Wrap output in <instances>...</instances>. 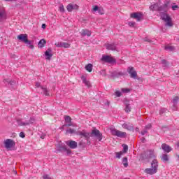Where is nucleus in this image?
I'll list each match as a JSON object with an SVG mask.
<instances>
[{
    "label": "nucleus",
    "mask_w": 179,
    "mask_h": 179,
    "mask_svg": "<svg viewBox=\"0 0 179 179\" xmlns=\"http://www.w3.org/2000/svg\"><path fill=\"white\" fill-rule=\"evenodd\" d=\"M156 157V155H155V151L153 150H148L145 152H143L141 156L140 159L143 162H149L150 159H155Z\"/></svg>",
    "instance_id": "f257e3e1"
},
{
    "label": "nucleus",
    "mask_w": 179,
    "mask_h": 179,
    "mask_svg": "<svg viewBox=\"0 0 179 179\" xmlns=\"http://www.w3.org/2000/svg\"><path fill=\"white\" fill-rule=\"evenodd\" d=\"M159 168V162L157 159H154L151 162V168H147L145 169V173L146 174H150V176H153V174H156L157 173V169Z\"/></svg>",
    "instance_id": "f03ea898"
},
{
    "label": "nucleus",
    "mask_w": 179,
    "mask_h": 179,
    "mask_svg": "<svg viewBox=\"0 0 179 179\" xmlns=\"http://www.w3.org/2000/svg\"><path fill=\"white\" fill-rule=\"evenodd\" d=\"M159 15L161 19L164 20V22H166L165 26H169V27L173 26V22H171V17H170V15H169L167 13L161 12Z\"/></svg>",
    "instance_id": "7ed1b4c3"
},
{
    "label": "nucleus",
    "mask_w": 179,
    "mask_h": 179,
    "mask_svg": "<svg viewBox=\"0 0 179 179\" xmlns=\"http://www.w3.org/2000/svg\"><path fill=\"white\" fill-rule=\"evenodd\" d=\"M90 135L91 138H96L99 142H101L103 139V134H101L99 129H96V127L93 128L92 131L90 133Z\"/></svg>",
    "instance_id": "20e7f679"
},
{
    "label": "nucleus",
    "mask_w": 179,
    "mask_h": 179,
    "mask_svg": "<svg viewBox=\"0 0 179 179\" xmlns=\"http://www.w3.org/2000/svg\"><path fill=\"white\" fill-rule=\"evenodd\" d=\"M35 122L36 119L34 117H30L29 121L26 122L22 121V119H17V124L19 127H27L28 125H30V124H34Z\"/></svg>",
    "instance_id": "39448f33"
},
{
    "label": "nucleus",
    "mask_w": 179,
    "mask_h": 179,
    "mask_svg": "<svg viewBox=\"0 0 179 179\" xmlns=\"http://www.w3.org/2000/svg\"><path fill=\"white\" fill-rule=\"evenodd\" d=\"M111 135L113 136H117V138H127V133L117 130L115 129H112L110 130Z\"/></svg>",
    "instance_id": "423d86ee"
},
{
    "label": "nucleus",
    "mask_w": 179,
    "mask_h": 179,
    "mask_svg": "<svg viewBox=\"0 0 179 179\" xmlns=\"http://www.w3.org/2000/svg\"><path fill=\"white\" fill-rule=\"evenodd\" d=\"M4 145H5L6 149H10V148H13L16 146V143L15 142V141L12 139H6L4 141Z\"/></svg>",
    "instance_id": "0eeeda50"
},
{
    "label": "nucleus",
    "mask_w": 179,
    "mask_h": 179,
    "mask_svg": "<svg viewBox=\"0 0 179 179\" xmlns=\"http://www.w3.org/2000/svg\"><path fill=\"white\" fill-rule=\"evenodd\" d=\"M101 61H103V62H107L108 64H115V59L108 55L102 56Z\"/></svg>",
    "instance_id": "6e6552de"
},
{
    "label": "nucleus",
    "mask_w": 179,
    "mask_h": 179,
    "mask_svg": "<svg viewBox=\"0 0 179 179\" xmlns=\"http://www.w3.org/2000/svg\"><path fill=\"white\" fill-rule=\"evenodd\" d=\"M170 1H166L164 5L160 6L158 8V12H164L166 13L170 8Z\"/></svg>",
    "instance_id": "1a4fd4ad"
},
{
    "label": "nucleus",
    "mask_w": 179,
    "mask_h": 179,
    "mask_svg": "<svg viewBox=\"0 0 179 179\" xmlns=\"http://www.w3.org/2000/svg\"><path fill=\"white\" fill-rule=\"evenodd\" d=\"M78 135H80L81 138L82 136H83V138H85V139L87 140V143H90V133H87L85 131H83L78 132Z\"/></svg>",
    "instance_id": "9d476101"
},
{
    "label": "nucleus",
    "mask_w": 179,
    "mask_h": 179,
    "mask_svg": "<svg viewBox=\"0 0 179 179\" xmlns=\"http://www.w3.org/2000/svg\"><path fill=\"white\" fill-rule=\"evenodd\" d=\"M131 17L133 19H136L137 22H141L142 17H143V14L142 13H133L131 14Z\"/></svg>",
    "instance_id": "9b49d317"
},
{
    "label": "nucleus",
    "mask_w": 179,
    "mask_h": 179,
    "mask_svg": "<svg viewBox=\"0 0 179 179\" xmlns=\"http://www.w3.org/2000/svg\"><path fill=\"white\" fill-rule=\"evenodd\" d=\"M66 144L70 149H76L78 148V143L72 140L66 141Z\"/></svg>",
    "instance_id": "f8f14e48"
},
{
    "label": "nucleus",
    "mask_w": 179,
    "mask_h": 179,
    "mask_svg": "<svg viewBox=\"0 0 179 179\" xmlns=\"http://www.w3.org/2000/svg\"><path fill=\"white\" fill-rule=\"evenodd\" d=\"M68 12H72L73 10H78L79 9V6L77 4L70 3L66 6Z\"/></svg>",
    "instance_id": "ddd939ff"
},
{
    "label": "nucleus",
    "mask_w": 179,
    "mask_h": 179,
    "mask_svg": "<svg viewBox=\"0 0 179 179\" xmlns=\"http://www.w3.org/2000/svg\"><path fill=\"white\" fill-rule=\"evenodd\" d=\"M57 152H66L68 156L72 153V150H71V149H68L66 145L59 146Z\"/></svg>",
    "instance_id": "4468645a"
},
{
    "label": "nucleus",
    "mask_w": 179,
    "mask_h": 179,
    "mask_svg": "<svg viewBox=\"0 0 179 179\" xmlns=\"http://www.w3.org/2000/svg\"><path fill=\"white\" fill-rule=\"evenodd\" d=\"M36 87H41V89H42V90L43 92V94L45 96H50V92L48 91V89H47V87H44L41 86L40 83H36Z\"/></svg>",
    "instance_id": "2eb2a0df"
},
{
    "label": "nucleus",
    "mask_w": 179,
    "mask_h": 179,
    "mask_svg": "<svg viewBox=\"0 0 179 179\" xmlns=\"http://www.w3.org/2000/svg\"><path fill=\"white\" fill-rule=\"evenodd\" d=\"M162 149L165 152V153H170L171 150H173V148L171 147L166 143H163L162 145Z\"/></svg>",
    "instance_id": "dca6fc26"
},
{
    "label": "nucleus",
    "mask_w": 179,
    "mask_h": 179,
    "mask_svg": "<svg viewBox=\"0 0 179 179\" xmlns=\"http://www.w3.org/2000/svg\"><path fill=\"white\" fill-rule=\"evenodd\" d=\"M92 10L93 12H98L99 15H104V9L101 7H99L98 6H93Z\"/></svg>",
    "instance_id": "f3484780"
},
{
    "label": "nucleus",
    "mask_w": 179,
    "mask_h": 179,
    "mask_svg": "<svg viewBox=\"0 0 179 179\" xmlns=\"http://www.w3.org/2000/svg\"><path fill=\"white\" fill-rule=\"evenodd\" d=\"M17 38L18 40H20V41H22V43H26V41H27L29 39L28 36L26 34H21L18 35Z\"/></svg>",
    "instance_id": "a211bd4d"
},
{
    "label": "nucleus",
    "mask_w": 179,
    "mask_h": 179,
    "mask_svg": "<svg viewBox=\"0 0 179 179\" xmlns=\"http://www.w3.org/2000/svg\"><path fill=\"white\" fill-rule=\"evenodd\" d=\"M127 72L129 73L130 77L133 79H135L136 78V71L134 70V67H129L127 69Z\"/></svg>",
    "instance_id": "6ab92c4d"
},
{
    "label": "nucleus",
    "mask_w": 179,
    "mask_h": 179,
    "mask_svg": "<svg viewBox=\"0 0 179 179\" xmlns=\"http://www.w3.org/2000/svg\"><path fill=\"white\" fill-rule=\"evenodd\" d=\"M64 121L66 122L68 124H64L62 128L64 127H71L72 125V118L70 117V116L65 115L64 116Z\"/></svg>",
    "instance_id": "aec40b11"
},
{
    "label": "nucleus",
    "mask_w": 179,
    "mask_h": 179,
    "mask_svg": "<svg viewBox=\"0 0 179 179\" xmlns=\"http://www.w3.org/2000/svg\"><path fill=\"white\" fill-rule=\"evenodd\" d=\"M6 11L5 9L0 8V22H3V20H6Z\"/></svg>",
    "instance_id": "412c9836"
},
{
    "label": "nucleus",
    "mask_w": 179,
    "mask_h": 179,
    "mask_svg": "<svg viewBox=\"0 0 179 179\" xmlns=\"http://www.w3.org/2000/svg\"><path fill=\"white\" fill-rule=\"evenodd\" d=\"M52 50L51 49V48H48V50L45 52V55L46 57V59H51V58L52 57Z\"/></svg>",
    "instance_id": "4be33fe9"
},
{
    "label": "nucleus",
    "mask_w": 179,
    "mask_h": 179,
    "mask_svg": "<svg viewBox=\"0 0 179 179\" xmlns=\"http://www.w3.org/2000/svg\"><path fill=\"white\" fill-rule=\"evenodd\" d=\"M122 128L127 129L128 131H134V125L131 123H124Z\"/></svg>",
    "instance_id": "5701e85b"
},
{
    "label": "nucleus",
    "mask_w": 179,
    "mask_h": 179,
    "mask_svg": "<svg viewBox=\"0 0 179 179\" xmlns=\"http://www.w3.org/2000/svg\"><path fill=\"white\" fill-rule=\"evenodd\" d=\"M110 76L112 78H120V76H124V73L121 71H113L111 73Z\"/></svg>",
    "instance_id": "b1692460"
},
{
    "label": "nucleus",
    "mask_w": 179,
    "mask_h": 179,
    "mask_svg": "<svg viewBox=\"0 0 179 179\" xmlns=\"http://www.w3.org/2000/svg\"><path fill=\"white\" fill-rule=\"evenodd\" d=\"M34 43V41H30L28 39L24 43L26 44V45H27V47H28V48H30L31 50H34V45H33Z\"/></svg>",
    "instance_id": "393cba45"
},
{
    "label": "nucleus",
    "mask_w": 179,
    "mask_h": 179,
    "mask_svg": "<svg viewBox=\"0 0 179 179\" xmlns=\"http://www.w3.org/2000/svg\"><path fill=\"white\" fill-rule=\"evenodd\" d=\"M105 46L106 47V50H111V51H115V50H117V46L114 43H107Z\"/></svg>",
    "instance_id": "a878e982"
},
{
    "label": "nucleus",
    "mask_w": 179,
    "mask_h": 179,
    "mask_svg": "<svg viewBox=\"0 0 179 179\" xmlns=\"http://www.w3.org/2000/svg\"><path fill=\"white\" fill-rule=\"evenodd\" d=\"M80 34L83 37H85V36H87L88 37H90V36H92V32L88 29H83L80 31Z\"/></svg>",
    "instance_id": "bb28decb"
},
{
    "label": "nucleus",
    "mask_w": 179,
    "mask_h": 179,
    "mask_svg": "<svg viewBox=\"0 0 179 179\" xmlns=\"http://www.w3.org/2000/svg\"><path fill=\"white\" fill-rule=\"evenodd\" d=\"M45 44H47V41H45V39L43 38L39 41L38 43V48H43L44 45H45Z\"/></svg>",
    "instance_id": "cd10ccee"
},
{
    "label": "nucleus",
    "mask_w": 179,
    "mask_h": 179,
    "mask_svg": "<svg viewBox=\"0 0 179 179\" xmlns=\"http://www.w3.org/2000/svg\"><path fill=\"white\" fill-rule=\"evenodd\" d=\"M3 83H8V85L10 86H12V87H13V86H15L16 85V81H15V80H10L9 79H4L3 80Z\"/></svg>",
    "instance_id": "c85d7f7f"
},
{
    "label": "nucleus",
    "mask_w": 179,
    "mask_h": 179,
    "mask_svg": "<svg viewBox=\"0 0 179 179\" xmlns=\"http://www.w3.org/2000/svg\"><path fill=\"white\" fill-rule=\"evenodd\" d=\"M161 160L164 163H167V162H169V155L167 154H162L161 156Z\"/></svg>",
    "instance_id": "c756f323"
},
{
    "label": "nucleus",
    "mask_w": 179,
    "mask_h": 179,
    "mask_svg": "<svg viewBox=\"0 0 179 179\" xmlns=\"http://www.w3.org/2000/svg\"><path fill=\"white\" fill-rule=\"evenodd\" d=\"M124 111L126 113H131V105L129 104V101H126L125 102Z\"/></svg>",
    "instance_id": "7c9ffc66"
},
{
    "label": "nucleus",
    "mask_w": 179,
    "mask_h": 179,
    "mask_svg": "<svg viewBox=\"0 0 179 179\" xmlns=\"http://www.w3.org/2000/svg\"><path fill=\"white\" fill-rule=\"evenodd\" d=\"M150 10H158L159 11V5L157 3H154L150 6Z\"/></svg>",
    "instance_id": "2f4dec72"
},
{
    "label": "nucleus",
    "mask_w": 179,
    "mask_h": 179,
    "mask_svg": "<svg viewBox=\"0 0 179 179\" xmlns=\"http://www.w3.org/2000/svg\"><path fill=\"white\" fill-rule=\"evenodd\" d=\"M81 79L83 80V83H85V86H87V87H90V82L87 81L86 80V77H85L84 76H83L81 77Z\"/></svg>",
    "instance_id": "473e14b6"
},
{
    "label": "nucleus",
    "mask_w": 179,
    "mask_h": 179,
    "mask_svg": "<svg viewBox=\"0 0 179 179\" xmlns=\"http://www.w3.org/2000/svg\"><path fill=\"white\" fill-rule=\"evenodd\" d=\"M85 69H86V71H87V72H92V71H93V64H88L85 66Z\"/></svg>",
    "instance_id": "72a5a7b5"
},
{
    "label": "nucleus",
    "mask_w": 179,
    "mask_h": 179,
    "mask_svg": "<svg viewBox=\"0 0 179 179\" xmlns=\"http://www.w3.org/2000/svg\"><path fill=\"white\" fill-rule=\"evenodd\" d=\"M122 164L124 167H128V157H124L123 158Z\"/></svg>",
    "instance_id": "f704fd0d"
},
{
    "label": "nucleus",
    "mask_w": 179,
    "mask_h": 179,
    "mask_svg": "<svg viewBox=\"0 0 179 179\" xmlns=\"http://www.w3.org/2000/svg\"><path fill=\"white\" fill-rule=\"evenodd\" d=\"M123 150H122V153H127L128 152V145L127 144H122V145Z\"/></svg>",
    "instance_id": "c9c22d12"
},
{
    "label": "nucleus",
    "mask_w": 179,
    "mask_h": 179,
    "mask_svg": "<svg viewBox=\"0 0 179 179\" xmlns=\"http://www.w3.org/2000/svg\"><path fill=\"white\" fill-rule=\"evenodd\" d=\"M66 134H76V131L75 130V129H67L66 131Z\"/></svg>",
    "instance_id": "e433bc0d"
},
{
    "label": "nucleus",
    "mask_w": 179,
    "mask_h": 179,
    "mask_svg": "<svg viewBox=\"0 0 179 179\" xmlns=\"http://www.w3.org/2000/svg\"><path fill=\"white\" fill-rule=\"evenodd\" d=\"M165 50H166V51H174V47L166 45L165 46Z\"/></svg>",
    "instance_id": "4c0bfd02"
},
{
    "label": "nucleus",
    "mask_w": 179,
    "mask_h": 179,
    "mask_svg": "<svg viewBox=\"0 0 179 179\" xmlns=\"http://www.w3.org/2000/svg\"><path fill=\"white\" fill-rule=\"evenodd\" d=\"M162 64L164 68L169 66V62L167 61H166V59H162Z\"/></svg>",
    "instance_id": "58836bf2"
},
{
    "label": "nucleus",
    "mask_w": 179,
    "mask_h": 179,
    "mask_svg": "<svg viewBox=\"0 0 179 179\" xmlns=\"http://www.w3.org/2000/svg\"><path fill=\"white\" fill-rule=\"evenodd\" d=\"M63 43L64 42H57L55 43V45H56V47H58L59 48H61L63 47Z\"/></svg>",
    "instance_id": "ea45409f"
},
{
    "label": "nucleus",
    "mask_w": 179,
    "mask_h": 179,
    "mask_svg": "<svg viewBox=\"0 0 179 179\" xmlns=\"http://www.w3.org/2000/svg\"><path fill=\"white\" fill-rule=\"evenodd\" d=\"M123 154H124V152H122V151H120L119 152H115L116 157L117 159H121V156H122Z\"/></svg>",
    "instance_id": "a19ab883"
},
{
    "label": "nucleus",
    "mask_w": 179,
    "mask_h": 179,
    "mask_svg": "<svg viewBox=\"0 0 179 179\" xmlns=\"http://www.w3.org/2000/svg\"><path fill=\"white\" fill-rule=\"evenodd\" d=\"M63 48H70L71 44H69L68 43L63 42Z\"/></svg>",
    "instance_id": "79ce46f5"
},
{
    "label": "nucleus",
    "mask_w": 179,
    "mask_h": 179,
    "mask_svg": "<svg viewBox=\"0 0 179 179\" xmlns=\"http://www.w3.org/2000/svg\"><path fill=\"white\" fill-rule=\"evenodd\" d=\"M178 100H179V97L178 96H175L173 98V103H174V106H176V104H177V101H178Z\"/></svg>",
    "instance_id": "37998d69"
},
{
    "label": "nucleus",
    "mask_w": 179,
    "mask_h": 179,
    "mask_svg": "<svg viewBox=\"0 0 179 179\" xmlns=\"http://www.w3.org/2000/svg\"><path fill=\"white\" fill-rule=\"evenodd\" d=\"M122 92H123V93H129V92H131V90L128 88H123L122 89Z\"/></svg>",
    "instance_id": "c03bdc74"
},
{
    "label": "nucleus",
    "mask_w": 179,
    "mask_h": 179,
    "mask_svg": "<svg viewBox=\"0 0 179 179\" xmlns=\"http://www.w3.org/2000/svg\"><path fill=\"white\" fill-rule=\"evenodd\" d=\"M148 129H146L145 128H144V129L143 131H141V135H146V134H148Z\"/></svg>",
    "instance_id": "a18cd8bd"
},
{
    "label": "nucleus",
    "mask_w": 179,
    "mask_h": 179,
    "mask_svg": "<svg viewBox=\"0 0 179 179\" xmlns=\"http://www.w3.org/2000/svg\"><path fill=\"white\" fill-rule=\"evenodd\" d=\"M128 24L130 27H134V26H135L136 23H135V22H129Z\"/></svg>",
    "instance_id": "49530a36"
},
{
    "label": "nucleus",
    "mask_w": 179,
    "mask_h": 179,
    "mask_svg": "<svg viewBox=\"0 0 179 179\" xmlns=\"http://www.w3.org/2000/svg\"><path fill=\"white\" fill-rule=\"evenodd\" d=\"M166 111H167V109H164V108L161 109V110H159V114H160V115H162V114H164V113H166Z\"/></svg>",
    "instance_id": "de8ad7c7"
},
{
    "label": "nucleus",
    "mask_w": 179,
    "mask_h": 179,
    "mask_svg": "<svg viewBox=\"0 0 179 179\" xmlns=\"http://www.w3.org/2000/svg\"><path fill=\"white\" fill-rule=\"evenodd\" d=\"M115 96H117V97H121V92H120V91H116L115 92Z\"/></svg>",
    "instance_id": "09e8293b"
},
{
    "label": "nucleus",
    "mask_w": 179,
    "mask_h": 179,
    "mask_svg": "<svg viewBox=\"0 0 179 179\" xmlns=\"http://www.w3.org/2000/svg\"><path fill=\"white\" fill-rule=\"evenodd\" d=\"M173 10H177V9H179V7L178 5L172 6Z\"/></svg>",
    "instance_id": "8fccbe9b"
},
{
    "label": "nucleus",
    "mask_w": 179,
    "mask_h": 179,
    "mask_svg": "<svg viewBox=\"0 0 179 179\" xmlns=\"http://www.w3.org/2000/svg\"><path fill=\"white\" fill-rule=\"evenodd\" d=\"M145 128L149 131V129H150L152 128V124H148L145 127Z\"/></svg>",
    "instance_id": "3c124183"
},
{
    "label": "nucleus",
    "mask_w": 179,
    "mask_h": 179,
    "mask_svg": "<svg viewBox=\"0 0 179 179\" xmlns=\"http://www.w3.org/2000/svg\"><path fill=\"white\" fill-rule=\"evenodd\" d=\"M20 138H25V137H26V135H24V132L21 131V132L20 133Z\"/></svg>",
    "instance_id": "603ef678"
},
{
    "label": "nucleus",
    "mask_w": 179,
    "mask_h": 179,
    "mask_svg": "<svg viewBox=\"0 0 179 179\" xmlns=\"http://www.w3.org/2000/svg\"><path fill=\"white\" fill-rule=\"evenodd\" d=\"M59 10L62 13L65 12V8H64V6L59 7Z\"/></svg>",
    "instance_id": "864d4df0"
},
{
    "label": "nucleus",
    "mask_w": 179,
    "mask_h": 179,
    "mask_svg": "<svg viewBox=\"0 0 179 179\" xmlns=\"http://www.w3.org/2000/svg\"><path fill=\"white\" fill-rule=\"evenodd\" d=\"M144 41H147L148 43H152V41L150 39H149V38L145 37L144 38Z\"/></svg>",
    "instance_id": "5fc2aeb1"
},
{
    "label": "nucleus",
    "mask_w": 179,
    "mask_h": 179,
    "mask_svg": "<svg viewBox=\"0 0 179 179\" xmlns=\"http://www.w3.org/2000/svg\"><path fill=\"white\" fill-rule=\"evenodd\" d=\"M43 179H51L48 175H45L43 176Z\"/></svg>",
    "instance_id": "6e6d98bb"
},
{
    "label": "nucleus",
    "mask_w": 179,
    "mask_h": 179,
    "mask_svg": "<svg viewBox=\"0 0 179 179\" xmlns=\"http://www.w3.org/2000/svg\"><path fill=\"white\" fill-rule=\"evenodd\" d=\"M141 141L143 143H145V142H146V138H145V137H142Z\"/></svg>",
    "instance_id": "4d7b16f0"
},
{
    "label": "nucleus",
    "mask_w": 179,
    "mask_h": 179,
    "mask_svg": "<svg viewBox=\"0 0 179 179\" xmlns=\"http://www.w3.org/2000/svg\"><path fill=\"white\" fill-rule=\"evenodd\" d=\"M45 27H46L45 24H42V29H45Z\"/></svg>",
    "instance_id": "13d9d810"
},
{
    "label": "nucleus",
    "mask_w": 179,
    "mask_h": 179,
    "mask_svg": "<svg viewBox=\"0 0 179 179\" xmlns=\"http://www.w3.org/2000/svg\"><path fill=\"white\" fill-rule=\"evenodd\" d=\"M118 64H124V61L120 60V62H119Z\"/></svg>",
    "instance_id": "bf43d9fd"
},
{
    "label": "nucleus",
    "mask_w": 179,
    "mask_h": 179,
    "mask_svg": "<svg viewBox=\"0 0 179 179\" xmlns=\"http://www.w3.org/2000/svg\"><path fill=\"white\" fill-rule=\"evenodd\" d=\"M101 73H105L104 70H102V71H101Z\"/></svg>",
    "instance_id": "052dcab7"
},
{
    "label": "nucleus",
    "mask_w": 179,
    "mask_h": 179,
    "mask_svg": "<svg viewBox=\"0 0 179 179\" xmlns=\"http://www.w3.org/2000/svg\"><path fill=\"white\" fill-rule=\"evenodd\" d=\"M5 1H13V0H5Z\"/></svg>",
    "instance_id": "680f3d73"
},
{
    "label": "nucleus",
    "mask_w": 179,
    "mask_h": 179,
    "mask_svg": "<svg viewBox=\"0 0 179 179\" xmlns=\"http://www.w3.org/2000/svg\"><path fill=\"white\" fill-rule=\"evenodd\" d=\"M14 174H16V171H14Z\"/></svg>",
    "instance_id": "e2e57ef3"
},
{
    "label": "nucleus",
    "mask_w": 179,
    "mask_h": 179,
    "mask_svg": "<svg viewBox=\"0 0 179 179\" xmlns=\"http://www.w3.org/2000/svg\"><path fill=\"white\" fill-rule=\"evenodd\" d=\"M42 139H44V138L43 136L41 137Z\"/></svg>",
    "instance_id": "0e129e2a"
},
{
    "label": "nucleus",
    "mask_w": 179,
    "mask_h": 179,
    "mask_svg": "<svg viewBox=\"0 0 179 179\" xmlns=\"http://www.w3.org/2000/svg\"><path fill=\"white\" fill-rule=\"evenodd\" d=\"M138 129H139L138 128L136 129V131H138Z\"/></svg>",
    "instance_id": "69168bd1"
}]
</instances>
